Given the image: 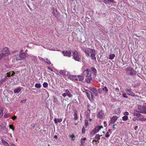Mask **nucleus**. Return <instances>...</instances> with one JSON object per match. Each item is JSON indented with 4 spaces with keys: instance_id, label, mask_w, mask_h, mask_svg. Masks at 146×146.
Segmentation results:
<instances>
[{
    "instance_id": "nucleus-20",
    "label": "nucleus",
    "mask_w": 146,
    "mask_h": 146,
    "mask_svg": "<svg viewBox=\"0 0 146 146\" xmlns=\"http://www.w3.org/2000/svg\"><path fill=\"white\" fill-rule=\"evenodd\" d=\"M85 80L86 82L88 83H91L92 81V78L91 77H88V78H86L85 79Z\"/></svg>"
},
{
    "instance_id": "nucleus-2",
    "label": "nucleus",
    "mask_w": 146,
    "mask_h": 146,
    "mask_svg": "<svg viewBox=\"0 0 146 146\" xmlns=\"http://www.w3.org/2000/svg\"><path fill=\"white\" fill-rule=\"evenodd\" d=\"M125 70L127 74L131 76H133L136 73V71L134 70L132 68L129 66L126 68Z\"/></svg>"
},
{
    "instance_id": "nucleus-44",
    "label": "nucleus",
    "mask_w": 146,
    "mask_h": 146,
    "mask_svg": "<svg viewBox=\"0 0 146 146\" xmlns=\"http://www.w3.org/2000/svg\"><path fill=\"white\" fill-rule=\"evenodd\" d=\"M123 114L125 116H128L129 114V113L127 111H125L123 113Z\"/></svg>"
},
{
    "instance_id": "nucleus-7",
    "label": "nucleus",
    "mask_w": 146,
    "mask_h": 146,
    "mask_svg": "<svg viewBox=\"0 0 146 146\" xmlns=\"http://www.w3.org/2000/svg\"><path fill=\"white\" fill-rule=\"evenodd\" d=\"M67 76L71 80L78 81V79L76 75H71L70 72L67 74Z\"/></svg>"
},
{
    "instance_id": "nucleus-27",
    "label": "nucleus",
    "mask_w": 146,
    "mask_h": 146,
    "mask_svg": "<svg viewBox=\"0 0 146 146\" xmlns=\"http://www.w3.org/2000/svg\"><path fill=\"white\" fill-rule=\"evenodd\" d=\"M86 137L82 138L81 139V144L82 145H84L85 142V141L86 140Z\"/></svg>"
},
{
    "instance_id": "nucleus-34",
    "label": "nucleus",
    "mask_w": 146,
    "mask_h": 146,
    "mask_svg": "<svg viewBox=\"0 0 146 146\" xmlns=\"http://www.w3.org/2000/svg\"><path fill=\"white\" fill-rule=\"evenodd\" d=\"M138 120L145 121H146V118L144 117H140L138 119Z\"/></svg>"
},
{
    "instance_id": "nucleus-37",
    "label": "nucleus",
    "mask_w": 146,
    "mask_h": 146,
    "mask_svg": "<svg viewBox=\"0 0 146 146\" xmlns=\"http://www.w3.org/2000/svg\"><path fill=\"white\" fill-rule=\"evenodd\" d=\"M43 86L44 88H46L48 87V84L46 82H44L43 84Z\"/></svg>"
},
{
    "instance_id": "nucleus-47",
    "label": "nucleus",
    "mask_w": 146,
    "mask_h": 146,
    "mask_svg": "<svg viewBox=\"0 0 146 146\" xmlns=\"http://www.w3.org/2000/svg\"><path fill=\"white\" fill-rule=\"evenodd\" d=\"M117 124H114L112 125V127L114 130L116 129V128L115 127V126H116L117 125Z\"/></svg>"
},
{
    "instance_id": "nucleus-57",
    "label": "nucleus",
    "mask_w": 146,
    "mask_h": 146,
    "mask_svg": "<svg viewBox=\"0 0 146 146\" xmlns=\"http://www.w3.org/2000/svg\"><path fill=\"white\" fill-rule=\"evenodd\" d=\"M106 121H104V126L106 127V126H107V124H106Z\"/></svg>"
},
{
    "instance_id": "nucleus-19",
    "label": "nucleus",
    "mask_w": 146,
    "mask_h": 146,
    "mask_svg": "<svg viewBox=\"0 0 146 146\" xmlns=\"http://www.w3.org/2000/svg\"><path fill=\"white\" fill-rule=\"evenodd\" d=\"M103 115L104 113L102 111H101L98 113L97 116L98 117L101 119L103 118Z\"/></svg>"
},
{
    "instance_id": "nucleus-9",
    "label": "nucleus",
    "mask_w": 146,
    "mask_h": 146,
    "mask_svg": "<svg viewBox=\"0 0 146 146\" xmlns=\"http://www.w3.org/2000/svg\"><path fill=\"white\" fill-rule=\"evenodd\" d=\"M73 57L74 59L75 60L77 61H79L80 58L78 56V54L77 51L76 50H74L72 52Z\"/></svg>"
},
{
    "instance_id": "nucleus-49",
    "label": "nucleus",
    "mask_w": 146,
    "mask_h": 146,
    "mask_svg": "<svg viewBox=\"0 0 146 146\" xmlns=\"http://www.w3.org/2000/svg\"><path fill=\"white\" fill-rule=\"evenodd\" d=\"M87 107H88L87 110L89 111L90 112V109L89 108V107H90V105L89 104H88V105H87Z\"/></svg>"
},
{
    "instance_id": "nucleus-56",
    "label": "nucleus",
    "mask_w": 146,
    "mask_h": 146,
    "mask_svg": "<svg viewBox=\"0 0 146 146\" xmlns=\"http://www.w3.org/2000/svg\"><path fill=\"white\" fill-rule=\"evenodd\" d=\"M39 59L40 60H44V61H45V60H44L43 58H41V57H40L39 58Z\"/></svg>"
},
{
    "instance_id": "nucleus-35",
    "label": "nucleus",
    "mask_w": 146,
    "mask_h": 146,
    "mask_svg": "<svg viewBox=\"0 0 146 146\" xmlns=\"http://www.w3.org/2000/svg\"><path fill=\"white\" fill-rule=\"evenodd\" d=\"M35 87L37 88H40L41 86L40 84L36 83L35 85Z\"/></svg>"
},
{
    "instance_id": "nucleus-40",
    "label": "nucleus",
    "mask_w": 146,
    "mask_h": 146,
    "mask_svg": "<svg viewBox=\"0 0 146 146\" xmlns=\"http://www.w3.org/2000/svg\"><path fill=\"white\" fill-rule=\"evenodd\" d=\"M70 137L71 138L72 140L74 141V138H75V137L73 134L70 135Z\"/></svg>"
},
{
    "instance_id": "nucleus-13",
    "label": "nucleus",
    "mask_w": 146,
    "mask_h": 146,
    "mask_svg": "<svg viewBox=\"0 0 146 146\" xmlns=\"http://www.w3.org/2000/svg\"><path fill=\"white\" fill-rule=\"evenodd\" d=\"M69 72L67 71L66 70H60L59 71V73L60 75L62 76H67V74L68 73H69Z\"/></svg>"
},
{
    "instance_id": "nucleus-32",
    "label": "nucleus",
    "mask_w": 146,
    "mask_h": 146,
    "mask_svg": "<svg viewBox=\"0 0 146 146\" xmlns=\"http://www.w3.org/2000/svg\"><path fill=\"white\" fill-rule=\"evenodd\" d=\"M128 117L127 116H124L122 117V120L123 121H126L128 119Z\"/></svg>"
},
{
    "instance_id": "nucleus-26",
    "label": "nucleus",
    "mask_w": 146,
    "mask_h": 146,
    "mask_svg": "<svg viewBox=\"0 0 146 146\" xmlns=\"http://www.w3.org/2000/svg\"><path fill=\"white\" fill-rule=\"evenodd\" d=\"M91 70L94 74V75L96 76L97 74V70L94 67H91Z\"/></svg>"
},
{
    "instance_id": "nucleus-11",
    "label": "nucleus",
    "mask_w": 146,
    "mask_h": 146,
    "mask_svg": "<svg viewBox=\"0 0 146 146\" xmlns=\"http://www.w3.org/2000/svg\"><path fill=\"white\" fill-rule=\"evenodd\" d=\"M125 91L127 93V94L128 95L134 97L135 96V94L132 91L131 88L129 89H126L125 90Z\"/></svg>"
},
{
    "instance_id": "nucleus-22",
    "label": "nucleus",
    "mask_w": 146,
    "mask_h": 146,
    "mask_svg": "<svg viewBox=\"0 0 146 146\" xmlns=\"http://www.w3.org/2000/svg\"><path fill=\"white\" fill-rule=\"evenodd\" d=\"M138 113L137 112H134L133 113V115L134 116H136L138 119L139 118V117H142V115L141 114L139 113V112H138Z\"/></svg>"
},
{
    "instance_id": "nucleus-45",
    "label": "nucleus",
    "mask_w": 146,
    "mask_h": 146,
    "mask_svg": "<svg viewBox=\"0 0 146 146\" xmlns=\"http://www.w3.org/2000/svg\"><path fill=\"white\" fill-rule=\"evenodd\" d=\"M86 130L84 127L83 126L82 129V133L83 134L85 133V131Z\"/></svg>"
},
{
    "instance_id": "nucleus-14",
    "label": "nucleus",
    "mask_w": 146,
    "mask_h": 146,
    "mask_svg": "<svg viewBox=\"0 0 146 146\" xmlns=\"http://www.w3.org/2000/svg\"><path fill=\"white\" fill-rule=\"evenodd\" d=\"M86 92L87 97L89 100H90L91 97L92 98L93 96L92 92L88 90H86Z\"/></svg>"
},
{
    "instance_id": "nucleus-24",
    "label": "nucleus",
    "mask_w": 146,
    "mask_h": 146,
    "mask_svg": "<svg viewBox=\"0 0 146 146\" xmlns=\"http://www.w3.org/2000/svg\"><path fill=\"white\" fill-rule=\"evenodd\" d=\"M25 54L26 53L25 52L21 53L19 54L21 58H22V60L25 58L26 56Z\"/></svg>"
},
{
    "instance_id": "nucleus-30",
    "label": "nucleus",
    "mask_w": 146,
    "mask_h": 146,
    "mask_svg": "<svg viewBox=\"0 0 146 146\" xmlns=\"http://www.w3.org/2000/svg\"><path fill=\"white\" fill-rule=\"evenodd\" d=\"M1 142L5 146H8L9 145L8 143L4 139L1 140Z\"/></svg>"
},
{
    "instance_id": "nucleus-6",
    "label": "nucleus",
    "mask_w": 146,
    "mask_h": 146,
    "mask_svg": "<svg viewBox=\"0 0 146 146\" xmlns=\"http://www.w3.org/2000/svg\"><path fill=\"white\" fill-rule=\"evenodd\" d=\"M103 127L102 126H96L95 127V129L92 130L90 132V134L92 135H93L95 134L96 133L98 132Z\"/></svg>"
},
{
    "instance_id": "nucleus-3",
    "label": "nucleus",
    "mask_w": 146,
    "mask_h": 146,
    "mask_svg": "<svg viewBox=\"0 0 146 146\" xmlns=\"http://www.w3.org/2000/svg\"><path fill=\"white\" fill-rule=\"evenodd\" d=\"M2 53L3 54L2 56L3 57H5L6 56H8L10 54V52L9 48L7 47H5L1 50Z\"/></svg>"
},
{
    "instance_id": "nucleus-51",
    "label": "nucleus",
    "mask_w": 146,
    "mask_h": 146,
    "mask_svg": "<svg viewBox=\"0 0 146 146\" xmlns=\"http://www.w3.org/2000/svg\"><path fill=\"white\" fill-rule=\"evenodd\" d=\"M47 68H48V70H50L51 71H53V69H52V68H50V67H47Z\"/></svg>"
},
{
    "instance_id": "nucleus-16",
    "label": "nucleus",
    "mask_w": 146,
    "mask_h": 146,
    "mask_svg": "<svg viewBox=\"0 0 146 146\" xmlns=\"http://www.w3.org/2000/svg\"><path fill=\"white\" fill-rule=\"evenodd\" d=\"M52 13L57 18H58V12L57 10L54 8H52Z\"/></svg>"
},
{
    "instance_id": "nucleus-53",
    "label": "nucleus",
    "mask_w": 146,
    "mask_h": 146,
    "mask_svg": "<svg viewBox=\"0 0 146 146\" xmlns=\"http://www.w3.org/2000/svg\"><path fill=\"white\" fill-rule=\"evenodd\" d=\"M26 101V100L25 99L23 100H22L21 101V103H23V102H25Z\"/></svg>"
},
{
    "instance_id": "nucleus-1",
    "label": "nucleus",
    "mask_w": 146,
    "mask_h": 146,
    "mask_svg": "<svg viewBox=\"0 0 146 146\" xmlns=\"http://www.w3.org/2000/svg\"><path fill=\"white\" fill-rule=\"evenodd\" d=\"M84 51L88 56L91 57L92 59V60H96V58L95 57L96 52L94 49L87 48L85 49Z\"/></svg>"
},
{
    "instance_id": "nucleus-4",
    "label": "nucleus",
    "mask_w": 146,
    "mask_h": 146,
    "mask_svg": "<svg viewBox=\"0 0 146 146\" xmlns=\"http://www.w3.org/2000/svg\"><path fill=\"white\" fill-rule=\"evenodd\" d=\"M138 108L139 111H135L146 114V106L139 105L138 106Z\"/></svg>"
},
{
    "instance_id": "nucleus-41",
    "label": "nucleus",
    "mask_w": 146,
    "mask_h": 146,
    "mask_svg": "<svg viewBox=\"0 0 146 146\" xmlns=\"http://www.w3.org/2000/svg\"><path fill=\"white\" fill-rule=\"evenodd\" d=\"M102 90L105 91L106 92H107L108 91V90L106 87L105 86L102 88Z\"/></svg>"
},
{
    "instance_id": "nucleus-12",
    "label": "nucleus",
    "mask_w": 146,
    "mask_h": 146,
    "mask_svg": "<svg viewBox=\"0 0 146 146\" xmlns=\"http://www.w3.org/2000/svg\"><path fill=\"white\" fill-rule=\"evenodd\" d=\"M71 51L66 50L65 51H63L62 53L64 54V56H66L68 57H70L71 56Z\"/></svg>"
},
{
    "instance_id": "nucleus-63",
    "label": "nucleus",
    "mask_w": 146,
    "mask_h": 146,
    "mask_svg": "<svg viewBox=\"0 0 146 146\" xmlns=\"http://www.w3.org/2000/svg\"><path fill=\"white\" fill-rule=\"evenodd\" d=\"M92 120V119H89V121H91Z\"/></svg>"
},
{
    "instance_id": "nucleus-23",
    "label": "nucleus",
    "mask_w": 146,
    "mask_h": 146,
    "mask_svg": "<svg viewBox=\"0 0 146 146\" xmlns=\"http://www.w3.org/2000/svg\"><path fill=\"white\" fill-rule=\"evenodd\" d=\"M4 108L3 107L0 106V118L2 117L3 116V113Z\"/></svg>"
},
{
    "instance_id": "nucleus-50",
    "label": "nucleus",
    "mask_w": 146,
    "mask_h": 146,
    "mask_svg": "<svg viewBox=\"0 0 146 146\" xmlns=\"http://www.w3.org/2000/svg\"><path fill=\"white\" fill-rule=\"evenodd\" d=\"M115 91L117 92H119V89L118 88H116L115 89Z\"/></svg>"
},
{
    "instance_id": "nucleus-48",
    "label": "nucleus",
    "mask_w": 146,
    "mask_h": 146,
    "mask_svg": "<svg viewBox=\"0 0 146 146\" xmlns=\"http://www.w3.org/2000/svg\"><path fill=\"white\" fill-rule=\"evenodd\" d=\"M17 119V117L16 116H14L12 118V119L13 120H14L16 119Z\"/></svg>"
},
{
    "instance_id": "nucleus-33",
    "label": "nucleus",
    "mask_w": 146,
    "mask_h": 146,
    "mask_svg": "<svg viewBox=\"0 0 146 146\" xmlns=\"http://www.w3.org/2000/svg\"><path fill=\"white\" fill-rule=\"evenodd\" d=\"M16 59L17 60H22V58H21L19 54L17 56Z\"/></svg>"
},
{
    "instance_id": "nucleus-38",
    "label": "nucleus",
    "mask_w": 146,
    "mask_h": 146,
    "mask_svg": "<svg viewBox=\"0 0 146 146\" xmlns=\"http://www.w3.org/2000/svg\"><path fill=\"white\" fill-rule=\"evenodd\" d=\"M10 116V114L9 113H5L4 115V118H8Z\"/></svg>"
},
{
    "instance_id": "nucleus-39",
    "label": "nucleus",
    "mask_w": 146,
    "mask_h": 146,
    "mask_svg": "<svg viewBox=\"0 0 146 146\" xmlns=\"http://www.w3.org/2000/svg\"><path fill=\"white\" fill-rule=\"evenodd\" d=\"M111 133H110L109 132H107L105 135V136L107 138H108L110 136V134Z\"/></svg>"
},
{
    "instance_id": "nucleus-5",
    "label": "nucleus",
    "mask_w": 146,
    "mask_h": 146,
    "mask_svg": "<svg viewBox=\"0 0 146 146\" xmlns=\"http://www.w3.org/2000/svg\"><path fill=\"white\" fill-rule=\"evenodd\" d=\"M92 72L88 68H86L82 72V75L87 77H90L91 76Z\"/></svg>"
},
{
    "instance_id": "nucleus-62",
    "label": "nucleus",
    "mask_w": 146,
    "mask_h": 146,
    "mask_svg": "<svg viewBox=\"0 0 146 146\" xmlns=\"http://www.w3.org/2000/svg\"><path fill=\"white\" fill-rule=\"evenodd\" d=\"M54 138H57V136L56 135H55L54 137Z\"/></svg>"
},
{
    "instance_id": "nucleus-29",
    "label": "nucleus",
    "mask_w": 146,
    "mask_h": 146,
    "mask_svg": "<svg viewBox=\"0 0 146 146\" xmlns=\"http://www.w3.org/2000/svg\"><path fill=\"white\" fill-rule=\"evenodd\" d=\"M77 113V110L75 111L74 112V119L75 120H77L78 119Z\"/></svg>"
},
{
    "instance_id": "nucleus-52",
    "label": "nucleus",
    "mask_w": 146,
    "mask_h": 146,
    "mask_svg": "<svg viewBox=\"0 0 146 146\" xmlns=\"http://www.w3.org/2000/svg\"><path fill=\"white\" fill-rule=\"evenodd\" d=\"M2 55H3V54H1V53H0V60L2 58H3L2 56Z\"/></svg>"
},
{
    "instance_id": "nucleus-21",
    "label": "nucleus",
    "mask_w": 146,
    "mask_h": 146,
    "mask_svg": "<svg viewBox=\"0 0 146 146\" xmlns=\"http://www.w3.org/2000/svg\"><path fill=\"white\" fill-rule=\"evenodd\" d=\"M77 78L78 80L79 81H82L84 80V76L78 75L77 76Z\"/></svg>"
},
{
    "instance_id": "nucleus-8",
    "label": "nucleus",
    "mask_w": 146,
    "mask_h": 146,
    "mask_svg": "<svg viewBox=\"0 0 146 146\" xmlns=\"http://www.w3.org/2000/svg\"><path fill=\"white\" fill-rule=\"evenodd\" d=\"M102 136V135H100L99 134H96L95 137V139L92 141V143L93 144H94V142H96L95 144L97 145L98 143H99V140L100 139V137Z\"/></svg>"
},
{
    "instance_id": "nucleus-28",
    "label": "nucleus",
    "mask_w": 146,
    "mask_h": 146,
    "mask_svg": "<svg viewBox=\"0 0 146 146\" xmlns=\"http://www.w3.org/2000/svg\"><path fill=\"white\" fill-rule=\"evenodd\" d=\"M21 90V89L20 88L15 89L14 90V93L15 94H18L20 92Z\"/></svg>"
},
{
    "instance_id": "nucleus-43",
    "label": "nucleus",
    "mask_w": 146,
    "mask_h": 146,
    "mask_svg": "<svg viewBox=\"0 0 146 146\" xmlns=\"http://www.w3.org/2000/svg\"><path fill=\"white\" fill-rule=\"evenodd\" d=\"M127 94H126V93H123L122 94V96L123 98H127L128 96H126Z\"/></svg>"
},
{
    "instance_id": "nucleus-10",
    "label": "nucleus",
    "mask_w": 146,
    "mask_h": 146,
    "mask_svg": "<svg viewBox=\"0 0 146 146\" xmlns=\"http://www.w3.org/2000/svg\"><path fill=\"white\" fill-rule=\"evenodd\" d=\"M64 91L65 93H63L62 94V96L63 97H65L66 96H68L69 98H71L72 97V95L68 89L65 90Z\"/></svg>"
},
{
    "instance_id": "nucleus-17",
    "label": "nucleus",
    "mask_w": 146,
    "mask_h": 146,
    "mask_svg": "<svg viewBox=\"0 0 146 146\" xmlns=\"http://www.w3.org/2000/svg\"><path fill=\"white\" fill-rule=\"evenodd\" d=\"M15 74V73L13 71H10L8 72L7 74V77H9L12 76H13Z\"/></svg>"
},
{
    "instance_id": "nucleus-46",
    "label": "nucleus",
    "mask_w": 146,
    "mask_h": 146,
    "mask_svg": "<svg viewBox=\"0 0 146 146\" xmlns=\"http://www.w3.org/2000/svg\"><path fill=\"white\" fill-rule=\"evenodd\" d=\"M9 127L13 131L14 130L15 128L13 125H9Z\"/></svg>"
},
{
    "instance_id": "nucleus-18",
    "label": "nucleus",
    "mask_w": 146,
    "mask_h": 146,
    "mask_svg": "<svg viewBox=\"0 0 146 146\" xmlns=\"http://www.w3.org/2000/svg\"><path fill=\"white\" fill-rule=\"evenodd\" d=\"M90 90L94 94L95 96H97L98 94V92L96 88H92L90 89Z\"/></svg>"
},
{
    "instance_id": "nucleus-25",
    "label": "nucleus",
    "mask_w": 146,
    "mask_h": 146,
    "mask_svg": "<svg viewBox=\"0 0 146 146\" xmlns=\"http://www.w3.org/2000/svg\"><path fill=\"white\" fill-rule=\"evenodd\" d=\"M62 118H58L57 119L56 118H55L54 119V121L55 123H57L58 122L59 123L61 122L62 121Z\"/></svg>"
},
{
    "instance_id": "nucleus-61",
    "label": "nucleus",
    "mask_w": 146,
    "mask_h": 146,
    "mask_svg": "<svg viewBox=\"0 0 146 146\" xmlns=\"http://www.w3.org/2000/svg\"><path fill=\"white\" fill-rule=\"evenodd\" d=\"M11 146H16V145L14 144H11Z\"/></svg>"
},
{
    "instance_id": "nucleus-55",
    "label": "nucleus",
    "mask_w": 146,
    "mask_h": 146,
    "mask_svg": "<svg viewBox=\"0 0 146 146\" xmlns=\"http://www.w3.org/2000/svg\"><path fill=\"white\" fill-rule=\"evenodd\" d=\"M107 0H103V2L105 4H106L107 3Z\"/></svg>"
},
{
    "instance_id": "nucleus-42",
    "label": "nucleus",
    "mask_w": 146,
    "mask_h": 146,
    "mask_svg": "<svg viewBox=\"0 0 146 146\" xmlns=\"http://www.w3.org/2000/svg\"><path fill=\"white\" fill-rule=\"evenodd\" d=\"M88 125V121L86 120L85 121L84 125L86 127H87Z\"/></svg>"
},
{
    "instance_id": "nucleus-60",
    "label": "nucleus",
    "mask_w": 146,
    "mask_h": 146,
    "mask_svg": "<svg viewBox=\"0 0 146 146\" xmlns=\"http://www.w3.org/2000/svg\"><path fill=\"white\" fill-rule=\"evenodd\" d=\"M97 0L99 2H100V3H102V0Z\"/></svg>"
},
{
    "instance_id": "nucleus-64",
    "label": "nucleus",
    "mask_w": 146,
    "mask_h": 146,
    "mask_svg": "<svg viewBox=\"0 0 146 146\" xmlns=\"http://www.w3.org/2000/svg\"><path fill=\"white\" fill-rule=\"evenodd\" d=\"M78 124V123H74L75 125H76Z\"/></svg>"
},
{
    "instance_id": "nucleus-59",
    "label": "nucleus",
    "mask_w": 146,
    "mask_h": 146,
    "mask_svg": "<svg viewBox=\"0 0 146 146\" xmlns=\"http://www.w3.org/2000/svg\"><path fill=\"white\" fill-rule=\"evenodd\" d=\"M137 127H138L137 126H135V128H134V129L135 130H136L137 129Z\"/></svg>"
},
{
    "instance_id": "nucleus-31",
    "label": "nucleus",
    "mask_w": 146,
    "mask_h": 146,
    "mask_svg": "<svg viewBox=\"0 0 146 146\" xmlns=\"http://www.w3.org/2000/svg\"><path fill=\"white\" fill-rule=\"evenodd\" d=\"M115 57V55L114 54H111L110 55L109 58L110 59L112 60L114 59Z\"/></svg>"
},
{
    "instance_id": "nucleus-54",
    "label": "nucleus",
    "mask_w": 146,
    "mask_h": 146,
    "mask_svg": "<svg viewBox=\"0 0 146 146\" xmlns=\"http://www.w3.org/2000/svg\"><path fill=\"white\" fill-rule=\"evenodd\" d=\"M108 1H109L110 2L112 3H113L114 2V1L113 0H107Z\"/></svg>"
},
{
    "instance_id": "nucleus-58",
    "label": "nucleus",
    "mask_w": 146,
    "mask_h": 146,
    "mask_svg": "<svg viewBox=\"0 0 146 146\" xmlns=\"http://www.w3.org/2000/svg\"><path fill=\"white\" fill-rule=\"evenodd\" d=\"M111 129H109L108 130V131H107L108 132H109L110 133H111Z\"/></svg>"
},
{
    "instance_id": "nucleus-15",
    "label": "nucleus",
    "mask_w": 146,
    "mask_h": 146,
    "mask_svg": "<svg viewBox=\"0 0 146 146\" xmlns=\"http://www.w3.org/2000/svg\"><path fill=\"white\" fill-rule=\"evenodd\" d=\"M118 117L116 116H113V117L111 118L110 121V123H113L115 122L117 120Z\"/></svg>"
},
{
    "instance_id": "nucleus-36",
    "label": "nucleus",
    "mask_w": 146,
    "mask_h": 146,
    "mask_svg": "<svg viewBox=\"0 0 146 146\" xmlns=\"http://www.w3.org/2000/svg\"><path fill=\"white\" fill-rule=\"evenodd\" d=\"M45 61H44L47 64H51V62L50 60L48 59V58H46L45 60Z\"/></svg>"
}]
</instances>
